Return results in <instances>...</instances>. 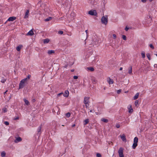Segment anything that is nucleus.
<instances>
[{
	"label": "nucleus",
	"mask_w": 157,
	"mask_h": 157,
	"mask_svg": "<svg viewBox=\"0 0 157 157\" xmlns=\"http://www.w3.org/2000/svg\"><path fill=\"white\" fill-rule=\"evenodd\" d=\"M83 102L85 104L86 108H88L89 105V98L88 97H85L84 99Z\"/></svg>",
	"instance_id": "1"
},
{
	"label": "nucleus",
	"mask_w": 157,
	"mask_h": 157,
	"mask_svg": "<svg viewBox=\"0 0 157 157\" xmlns=\"http://www.w3.org/2000/svg\"><path fill=\"white\" fill-rule=\"evenodd\" d=\"M26 79H23L21 81L19 85V89H21L25 86V83L27 81H26Z\"/></svg>",
	"instance_id": "2"
},
{
	"label": "nucleus",
	"mask_w": 157,
	"mask_h": 157,
	"mask_svg": "<svg viewBox=\"0 0 157 157\" xmlns=\"http://www.w3.org/2000/svg\"><path fill=\"white\" fill-rule=\"evenodd\" d=\"M124 149L122 147H120L118 151V153L119 157H124L123 154Z\"/></svg>",
	"instance_id": "3"
},
{
	"label": "nucleus",
	"mask_w": 157,
	"mask_h": 157,
	"mask_svg": "<svg viewBox=\"0 0 157 157\" xmlns=\"http://www.w3.org/2000/svg\"><path fill=\"white\" fill-rule=\"evenodd\" d=\"M102 23L105 25H106L108 22V18L107 16L103 17L101 19Z\"/></svg>",
	"instance_id": "4"
},
{
	"label": "nucleus",
	"mask_w": 157,
	"mask_h": 157,
	"mask_svg": "<svg viewBox=\"0 0 157 157\" xmlns=\"http://www.w3.org/2000/svg\"><path fill=\"white\" fill-rule=\"evenodd\" d=\"M88 14L92 16H96L97 14L96 10H91L89 11L88 13Z\"/></svg>",
	"instance_id": "5"
},
{
	"label": "nucleus",
	"mask_w": 157,
	"mask_h": 157,
	"mask_svg": "<svg viewBox=\"0 0 157 157\" xmlns=\"http://www.w3.org/2000/svg\"><path fill=\"white\" fill-rule=\"evenodd\" d=\"M128 112L130 113H132L133 112V109L132 108V105H129L128 107Z\"/></svg>",
	"instance_id": "6"
},
{
	"label": "nucleus",
	"mask_w": 157,
	"mask_h": 157,
	"mask_svg": "<svg viewBox=\"0 0 157 157\" xmlns=\"http://www.w3.org/2000/svg\"><path fill=\"white\" fill-rule=\"evenodd\" d=\"M63 94V95L64 97H67L68 96L69 94V92L68 90H66L64 91Z\"/></svg>",
	"instance_id": "7"
},
{
	"label": "nucleus",
	"mask_w": 157,
	"mask_h": 157,
	"mask_svg": "<svg viewBox=\"0 0 157 157\" xmlns=\"http://www.w3.org/2000/svg\"><path fill=\"white\" fill-rule=\"evenodd\" d=\"M29 13V10H26V12H25V15L24 16V18L26 19L28 17Z\"/></svg>",
	"instance_id": "8"
},
{
	"label": "nucleus",
	"mask_w": 157,
	"mask_h": 157,
	"mask_svg": "<svg viewBox=\"0 0 157 157\" xmlns=\"http://www.w3.org/2000/svg\"><path fill=\"white\" fill-rule=\"evenodd\" d=\"M22 139L20 137H18L16 138V140H14V142L15 143H17L21 141Z\"/></svg>",
	"instance_id": "9"
},
{
	"label": "nucleus",
	"mask_w": 157,
	"mask_h": 157,
	"mask_svg": "<svg viewBox=\"0 0 157 157\" xmlns=\"http://www.w3.org/2000/svg\"><path fill=\"white\" fill-rule=\"evenodd\" d=\"M16 19V17H10L8 19L7 21H13Z\"/></svg>",
	"instance_id": "10"
},
{
	"label": "nucleus",
	"mask_w": 157,
	"mask_h": 157,
	"mask_svg": "<svg viewBox=\"0 0 157 157\" xmlns=\"http://www.w3.org/2000/svg\"><path fill=\"white\" fill-rule=\"evenodd\" d=\"M107 81L109 84H112L113 83V80L110 78H108Z\"/></svg>",
	"instance_id": "11"
},
{
	"label": "nucleus",
	"mask_w": 157,
	"mask_h": 157,
	"mask_svg": "<svg viewBox=\"0 0 157 157\" xmlns=\"http://www.w3.org/2000/svg\"><path fill=\"white\" fill-rule=\"evenodd\" d=\"M70 15H71V16H72L73 17L71 19V20H69V19L68 20V21L69 22H70V21H71L73 20L74 19V17L75 16V13L74 12H72L71 13Z\"/></svg>",
	"instance_id": "12"
},
{
	"label": "nucleus",
	"mask_w": 157,
	"mask_h": 157,
	"mask_svg": "<svg viewBox=\"0 0 157 157\" xmlns=\"http://www.w3.org/2000/svg\"><path fill=\"white\" fill-rule=\"evenodd\" d=\"M128 73L130 75H132V66L130 67L128 69Z\"/></svg>",
	"instance_id": "13"
},
{
	"label": "nucleus",
	"mask_w": 157,
	"mask_h": 157,
	"mask_svg": "<svg viewBox=\"0 0 157 157\" xmlns=\"http://www.w3.org/2000/svg\"><path fill=\"white\" fill-rule=\"evenodd\" d=\"M55 52L53 50H49L48 51L47 53L49 55H50L54 54Z\"/></svg>",
	"instance_id": "14"
},
{
	"label": "nucleus",
	"mask_w": 157,
	"mask_h": 157,
	"mask_svg": "<svg viewBox=\"0 0 157 157\" xmlns=\"http://www.w3.org/2000/svg\"><path fill=\"white\" fill-rule=\"evenodd\" d=\"M121 139L123 141H126V138L125 137V136L124 134H123L122 135L120 136Z\"/></svg>",
	"instance_id": "15"
},
{
	"label": "nucleus",
	"mask_w": 157,
	"mask_h": 157,
	"mask_svg": "<svg viewBox=\"0 0 157 157\" xmlns=\"http://www.w3.org/2000/svg\"><path fill=\"white\" fill-rule=\"evenodd\" d=\"M34 34V33L32 30H30L27 34V35L33 36Z\"/></svg>",
	"instance_id": "16"
},
{
	"label": "nucleus",
	"mask_w": 157,
	"mask_h": 157,
	"mask_svg": "<svg viewBox=\"0 0 157 157\" xmlns=\"http://www.w3.org/2000/svg\"><path fill=\"white\" fill-rule=\"evenodd\" d=\"M139 93H137L133 97V99L136 100L138 98L139 96Z\"/></svg>",
	"instance_id": "17"
},
{
	"label": "nucleus",
	"mask_w": 157,
	"mask_h": 157,
	"mask_svg": "<svg viewBox=\"0 0 157 157\" xmlns=\"http://www.w3.org/2000/svg\"><path fill=\"white\" fill-rule=\"evenodd\" d=\"M22 46L21 45H20L18 46L16 48V49L18 51H19L20 50L21 48H22Z\"/></svg>",
	"instance_id": "18"
},
{
	"label": "nucleus",
	"mask_w": 157,
	"mask_h": 157,
	"mask_svg": "<svg viewBox=\"0 0 157 157\" xmlns=\"http://www.w3.org/2000/svg\"><path fill=\"white\" fill-rule=\"evenodd\" d=\"M138 138L137 137H136L134 138L133 143H137L138 142Z\"/></svg>",
	"instance_id": "19"
},
{
	"label": "nucleus",
	"mask_w": 157,
	"mask_h": 157,
	"mask_svg": "<svg viewBox=\"0 0 157 157\" xmlns=\"http://www.w3.org/2000/svg\"><path fill=\"white\" fill-rule=\"evenodd\" d=\"M49 41V40L48 39H45L44 40V44L48 43Z\"/></svg>",
	"instance_id": "20"
},
{
	"label": "nucleus",
	"mask_w": 157,
	"mask_h": 157,
	"mask_svg": "<svg viewBox=\"0 0 157 157\" xmlns=\"http://www.w3.org/2000/svg\"><path fill=\"white\" fill-rule=\"evenodd\" d=\"M6 155V153L4 151H3L1 153V156L2 157H5Z\"/></svg>",
	"instance_id": "21"
},
{
	"label": "nucleus",
	"mask_w": 157,
	"mask_h": 157,
	"mask_svg": "<svg viewBox=\"0 0 157 157\" xmlns=\"http://www.w3.org/2000/svg\"><path fill=\"white\" fill-rule=\"evenodd\" d=\"M137 145V143H133L132 146V147L133 149H134L136 148V146Z\"/></svg>",
	"instance_id": "22"
},
{
	"label": "nucleus",
	"mask_w": 157,
	"mask_h": 157,
	"mask_svg": "<svg viewBox=\"0 0 157 157\" xmlns=\"http://www.w3.org/2000/svg\"><path fill=\"white\" fill-rule=\"evenodd\" d=\"M24 101L25 102V103L27 105H29V103L28 100H27L25 99H24Z\"/></svg>",
	"instance_id": "23"
},
{
	"label": "nucleus",
	"mask_w": 157,
	"mask_h": 157,
	"mask_svg": "<svg viewBox=\"0 0 157 157\" xmlns=\"http://www.w3.org/2000/svg\"><path fill=\"white\" fill-rule=\"evenodd\" d=\"M101 121L105 123H107L108 121V119L104 118H102L101 119Z\"/></svg>",
	"instance_id": "24"
},
{
	"label": "nucleus",
	"mask_w": 157,
	"mask_h": 157,
	"mask_svg": "<svg viewBox=\"0 0 157 157\" xmlns=\"http://www.w3.org/2000/svg\"><path fill=\"white\" fill-rule=\"evenodd\" d=\"M89 122V120L88 119H86L84 121V125L86 124L87 123H88Z\"/></svg>",
	"instance_id": "25"
},
{
	"label": "nucleus",
	"mask_w": 157,
	"mask_h": 157,
	"mask_svg": "<svg viewBox=\"0 0 157 157\" xmlns=\"http://www.w3.org/2000/svg\"><path fill=\"white\" fill-rule=\"evenodd\" d=\"M87 69L89 70L90 71H93L94 70V69L92 67H89L87 68Z\"/></svg>",
	"instance_id": "26"
},
{
	"label": "nucleus",
	"mask_w": 157,
	"mask_h": 157,
	"mask_svg": "<svg viewBox=\"0 0 157 157\" xmlns=\"http://www.w3.org/2000/svg\"><path fill=\"white\" fill-rule=\"evenodd\" d=\"M135 105L136 106L138 107L139 105L138 100H136L135 102Z\"/></svg>",
	"instance_id": "27"
},
{
	"label": "nucleus",
	"mask_w": 157,
	"mask_h": 157,
	"mask_svg": "<svg viewBox=\"0 0 157 157\" xmlns=\"http://www.w3.org/2000/svg\"><path fill=\"white\" fill-rule=\"evenodd\" d=\"M52 19V17H48L45 20V21H49L50 20H51Z\"/></svg>",
	"instance_id": "28"
},
{
	"label": "nucleus",
	"mask_w": 157,
	"mask_h": 157,
	"mask_svg": "<svg viewBox=\"0 0 157 157\" xmlns=\"http://www.w3.org/2000/svg\"><path fill=\"white\" fill-rule=\"evenodd\" d=\"M30 76V75H28L27 77L26 78H25L24 79H26V80H25L26 81H27L29 79Z\"/></svg>",
	"instance_id": "29"
},
{
	"label": "nucleus",
	"mask_w": 157,
	"mask_h": 157,
	"mask_svg": "<svg viewBox=\"0 0 157 157\" xmlns=\"http://www.w3.org/2000/svg\"><path fill=\"white\" fill-rule=\"evenodd\" d=\"M146 56L148 59L150 60L151 59L150 55L149 53H147L146 54Z\"/></svg>",
	"instance_id": "30"
},
{
	"label": "nucleus",
	"mask_w": 157,
	"mask_h": 157,
	"mask_svg": "<svg viewBox=\"0 0 157 157\" xmlns=\"http://www.w3.org/2000/svg\"><path fill=\"white\" fill-rule=\"evenodd\" d=\"M141 54L143 58H144L145 57V53L144 52H142Z\"/></svg>",
	"instance_id": "31"
},
{
	"label": "nucleus",
	"mask_w": 157,
	"mask_h": 157,
	"mask_svg": "<svg viewBox=\"0 0 157 157\" xmlns=\"http://www.w3.org/2000/svg\"><path fill=\"white\" fill-rule=\"evenodd\" d=\"M71 115V114L69 113H68L66 114V116L67 117H69Z\"/></svg>",
	"instance_id": "32"
},
{
	"label": "nucleus",
	"mask_w": 157,
	"mask_h": 157,
	"mask_svg": "<svg viewBox=\"0 0 157 157\" xmlns=\"http://www.w3.org/2000/svg\"><path fill=\"white\" fill-rule=\"evenodd\" d=\"M3 112L4 113H6L7 111V109L6 108H4L2 109Z\"/></svg>",
	"instance_id": "33"
},
{
	"label": "nucleus",
	"mask_w": 157,
	"mask_h": 157,
	"mask_svg": "<svg viewBox=\"0 0 157 157\" xmlns=\"http://www.w3.org/2000/svg\"><path fill=\"white\" fill-rule=\"evenodd\" d=\"M41 128V126H40L38 128L37 131L38 132H40V131Z\"/></svg>",
	"instance_id": "34"
},
{
	"label": "nucleus",
	"mask_w": 157,
	"mask_h": 157,
	"mask_svg": "<svg viewBox=\"0 0 157 157\" xmlns=\"http://www.w3.org/2000/svg\"><path fill=\"white\" fill-rule=\"evenodd\" d=\"M122 38L124 40H126V37L125 35H123L122 36Z\"/></svg>",
	"instance_id": "35"
},
{
	"label": "nucleus",
	"mask_w": 157,
	"mask_h": 157,
	"mask_svg": "<svg viewBox=\"0 0 157 157\" xmlns=\"http://www.w3.org/2000/svg\"><path fill=\"white\" fill-rule=\"evenodd\" d=\"M113 36L114 39H115L117 38V36L115 34H113Z\"/></svg>",
	"instance_id": "36"
},
{
	"label": "nucleus",
	"mask_w": 157,
	"mask_h": 157,
	"mask_svg": "<svg viewBox=\"0 0 157 157\" xmlns=\"http://www.w3.org/2000/svg\"><path fill=\"white\" fill-rule=\"evenodd\" d=\"M96 156L98 157H101V155L99 153H98L97 154Z\"/></svg>",
	"instance_id": "37"
},
{
	"label": "nucleus",
	"mask_w": 157,
	"mask_h": 157,
	"mask_svg": "<svg viewBox=\"0 0 157 157\" xmlns=\"http://www.w3.org/2000/svg\"><path fill=\"white\" fill-rule=\"evenodd\" d=\"M58 33L60 34H62L63 33V32L62 31H59L58 32Z\"/></svg>",
	"instance_id": "38"
},
{
	"label": "nucleus",
	"mask_w": 157,
	"mask_h": 157,
	"mask_svg": "<svg viewBox=\"0 0 157 157\" xmlns=\"http://www.w3.org/2000/svg\"><path fill=\"white\" fill-rule=\"evenodd\" d=\"M149 46L152 49L154 48V47L151 44H150L149 45Z\"/></svg>",
	"instance_id": "39"
},
{
	"label": "nucleus",
	"mask_w": 157,
	"mask_h": 157,
	"mask_svg": "<svg viewBox=\"0 0 157 157\" xmlns=\"http://www.w3.org/2000/svg\"><path fill=\"white\" fill-rule=\"evenodd\" d=\"M6 81V80L5 79H2L1 80V82L2 83H4Z\"/></svg>",
	"instance_id": "40"
},
{
	"label": "nucleus",
	"mask_w": 157,
	"mask_h": 157,
	"mask_svg": "<svg viewBox=\"0 0 157 157\" xmlns=\"http://www.w3.org/2000/svg\"><path fill=\"white\" fill-rule=\"evenodd\" d=\"M4 123L6 125H8L9 124V123L7 121H5Z\"/></svg>",
	"instance_id": "41"
},
{
	"label": "nucleus",
	"mask_w": 157,
	"mask_h": 157,
	"mask_svg": "<svg viewBox=\"0 0 157 157\" xmlns=\"http://www.w3.org/2000/svg\"><path fill=\"white\" fill-rule=\"evenodd\" d=\"M143 3H146L147 1V0H140Z\"/></svg>",
	"instance_id": "42"
},
{
	"label": "nucleus",
	"mask_w": 157,
	"mask_h": 157,
	"mask_svg": "<svg viewBox=\"0 0 157 157\" xmlns=\"http://www.w3.org/2000/svg\"><path fill=\"white\" fill-rule=\"evenodd\" d=\"M73 78L74 79H77L78 78V77L77 76H74L73 77Z\"/></svg>",
	"instance_id": "43"
},
{
	"label": "nucleus",
	"mask_w": 157,
	"mask_h": 157,
	"mask_svg": "<svg viewBox=\"0 0 157 157\" xmlns=\"http://www.w3.org/2000/svg\"><path fill=\"white\" fill-rule=\"evenodd\" d=\"M121 92V90H117V93L118 94L120 93Z\"/></svg>",
	"instance_id": "44"
},
{
	"label": "nucleus",
	"mask_w": 157,
	"mask_h": 157,
	"mask_svg": "<svg viewBox=\"0 0 157 157\" xmlns=\"http://www.w3.org/2000/svg\"><path fill=\"white\" fill-rule=\"evenodd\" d=\"M92 81L93 82H96V80L94 78L92 79Z\"/></svg>",
	"instance_id": "45"
},
{
	"label": "nucleus",
	"mask_w": 157,
	"mask_h": 157,
	"mask_svg": "<svg viewBox=\"0 0 157 157\" xmlns=\"http://www.w3.org/2000/svg\"><path fill=\"white\" fill-rule=\"evenodd\" d=\"M116 127H117V128H119L120 127V126L119 124H117V125H116Z\"/></svg>",
	"instance_id": "46"
},
{
	"label": "nucleus",
	"mask_w": 157,
	"mask_h": 157,
	"mask_svg": "<svg viewBox=\"0 0 157 157\" xmlns=\"http://www.w3.org/2000/svg\"><path fill=\"white\" fill-rule=\"evenodd\" d=\"M63 94V93H59V94H57V96H60L62 94Z\"/></svg>",
	"instance_id": "47"
},
{
	"label": "nucleus",
	"mask_w": 157,
	"mask_h": 157,
	"mask_svg": "<svg viewBox=\"0 0 157 157\" xmlns=\"http://www.w3.org/2000/svg\"><path fill=\"white\" fill-rule=\"evenodd\" d=\"M19 118L18 117H17L16 118H14V120H15L18 119Z\"/></svg>",
	"instance_id": "48"
},
{
	"label": "nucleus",
	"mask_w": 157,
	"mask_h": 157,
	"mask_svg": "<svg viewBox=\"0 0 157 157\" xmlns=\"http://www.w3.org/2000/svg\"><path fill=\"white\" fill-rule=\"evenodd\" d=\"M128 29V28L127 27H126L125 28V30L126 31H127Z\"/></svg>",
	"instance_id": "49"
},
{
	"label": "nucleus",
	"mask_w": 157,
	"mask_h": 157,
	"mask_svg": "<svg viewBox=\"0 0 157 157\" xmlns=\"http://www.w3.org/2000/svg\"><path fill=\"white\" fill-rule=\"evenodd\" d=\"M35 99H33L32 100V101L33 102H35Z\"/></svg>",
	"instance_id": "50"
},
{
	"label": "nucleus",
	"mask_w": 157,
	"mask_h": 157,
	"mask_svg": "<svg viewBox=\"0 0 157 157\" xmlns=\"http://www.w3.org/2000/svg\"><path fill=\"white\" fill-rule=\"evenodd\" d=\"M7 91H8V90H7L4 93V95H6V93Z\"/></svg>",
	"instance_id": "51"
},
{
	"label": "nucleus",
	"mask_w": 157,
	"mask_h": 157,
	"mask_svg": "<svg viewBox=\"0 0 157 157\" xmlns=\"http://www.w3.org/2000/svg\"><path fill=\"white\" fill-rule=\"evenodd\" d=\"M85 32H86V35H87V33H88V30H86L85 31Z\"/></svg>",
	"instance_id": "52"
},
{
	"label": "nucleus",
	"mask_w": 157,
	"mask_h": 157,
	"mask_svg": "<svg viewBox=\"0 0 157 157\" xmlns=\"http://www.w3.org/2000/svg\"><path fill=\"white\" fill-rule=\"evenodd\" d=\"M75 126V124H74L72 125V127H74Z\"/></svg>",
	"instance_id": "53"
},
{
	"label": "nucleus",
	"mask_w": 157,
	"mask_h": 157,
	"mask_svg": "<svg viewBox=\"0 0 157 157\" xmlns=\"http://www.w3.org/2000/svg\"><path fill=\"white\" fill-rule=\"evenodd\" d=\"M123 69V68L122 67H121L120 68V70H122Z\"/></svg>",
	"instance_id": "54"
},
{
	"label": "nucleus",
	"mask_w": 157,
	"mask_h": 157,
	"mask_svg": "<svg viewBox=\"0 0 157 157\" xmlns=\"http://www.w3.org/2000/svg\"><path fill=\"white\" fill-rule=\"evenodd\" d=\"M90 112H93V110H91L90 111Z\"/></svg>",
	"instance_id": "55"
},
{
	"label": "nucleus",
	"mask_w": 157,
	"mask_h": 157,
	"mask_svg": "<svg viewBox=\"0 0 157 157\" xmlns=\"http://www.w3.org/2000/svg\"><path fill=\"white\" fill-rule=\"evenodd\" d=\"M149 1L150 2H152V1H153V0H149Z\"/></svg>",
	"instance_id": "56"
},
{
	"label": "nucleus",
	"mask_w": 157,
	"mask_h": 157,
	"mask_svg": "<svg viewBox=\"0 0 157 157\" xmlns=\"http://www.w3.org/2000/svg\"><path fill=\"white\" fill-rule=\"evenodd\" d=\"M156 65H157V64H155L154 65V67H156Z\"/></svg>",
	"instance_id": "57"
},
{
	"label": "nucleus",
	"mask_w": 157,
	"mask_h": 157,
	"mask_svg": "<svg viewBox=\"0 0 157 157\" xmlns=\"http://www.w3.org/2000/svg\"><path fill=\"white\" fill-rule=\"evenodd\" d=\"M74 71V70H71V71L72 72H73V71Z\"/></svg>",
	"instance_id": "58"
},
{
	"label": "nucleus",
	"mask_w": 157,
	"mask_h": 157,
	"mask_svg": "<svg viewBox=\"0 0 157 157\" xmlns=\"http://www.w3.org/2000/svg\"><path fill=\"white\" fill-rule=\"evenodd\" d=\"M105 2V1L104 0V2H103V3H104V2Z\"/></svg>",
	"instance_id": "59"
}]
</instances>
